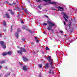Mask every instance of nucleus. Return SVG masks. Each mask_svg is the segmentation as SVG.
<instances>
[{
  "mask_svg": "<svg viewBox=\"0 0 77 77\" xmlns=\"http://www.w3.org/2000/svg\"><path fill=\"white\" fill-rule=\"evenodd\" d=\"M63 15L66 18H68V16L66 15V13H64L63 14Z\"/></svg>",
  "mask_w": 77,
  "mask_h": 77,
  "instance_id": "nucleus-12",
  "label": "nucleus"
},
{
  "mask_svg": "<svg viewBox=\"0 0 77 77\" xmlns=\"http://www.w3.org/2000/svg\"><path fill=\"white\" fill-rule=\"evenodd\" d=\"M43 25H44V26H47V24L46 23H43Z\"/></svg>",
  "mask_w": 77,
  "mask_h": 77,
  "instance_id": "nucleus-26",
  "label": "nucleus"
},
{
  "mask_svg": "<svg viewBox=\"0 0 77 77\" xmlns=\"http://www.w3.org/2000/svg\"><path fill=\"white\" fill-rule=\"evenodd\" d=\"M11 10H10L9 9L8 10V11H11Z\"/></svg>",
  "mask_w": 77,
  "mask_h": 77,
  "instance_id": "nucleus-52",
  "label": "nucleus"
},
{
  "mask_svg": "<svg viewBox=\"0 0 77 77\" xmlns=\"http://www.w3.org/2000/svg\"><path fill=\"white\" fill-rule=\"evenodd\" d=\"M38 8H39L40 9H41V5H40L38 6Z\"/></svg>",
  "mask_w": 77,
  "mask_h": 77,
  "instance_id": "nucleus-30",
  "label": "nucleus"
},
{
  "mask_svg": "<svg viewBox=\"0 0 77 77\" xmlns=\"http://www.w3.org/2000/svg\"><path fill=\"white\" fill-rule=\"evenodd\" d=\"M17 48H20V47H19V46H17Z\"/></svg>",
  "mask_w": 77,
  "mask_h": 77,
  "instance_id": "nucleus-50",
  "label": "nucleus"
},
{
  "mask_svg": "<svg viewBox=\"0 0 77 77\" xmlns=\"http://www.w3.org/2000/svg\"><path fill=\"white\" fill-rule=\"evenodd\" d=\"M72 31H70V33H72Z\"/></svg>",
  "mask_w": 77,
  "mask_h": 77,
  "instance_id": "nucleus-54",
  "label": "nucleus"
},
{
  "mask_svg": "<svg viewBox=\"0 0 77 77\" xmlns=\"http://www.w3.org/2000/svg\"><path fill=\"white\" fill-rule=\"evenodd\" d=\"M58 9H62V10H63L64 9H63V7H58Z\"/></svg>",
  "mask_w": 77,
  "mask_h": 77,
  "instance_id": "nucleus-21",
  "label": "nucleus"
},
{
  "mask_svg": "<svg viewBox=\"0 0 77 77\" xmlns=\"http://www.w3.org/2000/svg\"><path fill=\"white\" fill-rule=\"evenodd\" d=\"M63 18H64V19L66 18L64 16L63 17Z\"/></svg>",
  "mask_w": 77,
  "mask_h": 77,
  "instance_id": "nucleus-55",
  "label": "nucleus"
},
{
  "mask_svg": "<svg viewBox=\"0 0 77 77\" xmlns=\"http://www.w3.org/2000/svg\"><path fill=\"white\" fill-rule=\"evenodd\" d=\"M26 31H29V32H30V33H33V32H32V31H31V30H29V29H26Z\"/></svg>",
  "mask_w": 77,
  "mask_h": 77,
  "instance_id": "nucleus-20",
  "label": "nucleus"
},
{
  "mask_svg": "<svg viewBox=\"0 0 77 77\" xmlns=\"http://www.w3.org/2000/svg\"><path fill=\"white\" fill-rule=\"evenodd\" d=\"M25 12L28 15L29 14V13L27 12V10H26L25 11Z\"/></svg>",
  "mask_w": 77,
  "mask_h": 77,
  "instance_id": "nucleus-25",
  "label": "nucleus"
},
{
  "mask_svg": "<svg viewBox=\"0 0 77 77\" xmlns=\"http://www.w3.org/2000/svg\"><path fill=\"white\" fill-rule=\"evenodd\" d=\"M2 56H6L8 54H7V53L6 52H5L3 53L2 54Z\"/></svg>",
  "mask_w": 77,
  "mask_h": 77,
  "instance_id": "nucleus-19",
  "label": "nucleus"
},
{
  "mask_svg": "<svg viewBox=\"0 0 77 77\" xmlns=\"http://www.w3.org/2000/svg\"><path fill=\"white\" fill-rule=\"evenodd\" d=\"M6 30H4V32H6Z\"/></svg>",
  "mask_w": 77,
  "mask_h": 77,
  "instance_id": "nucleus-56",
  "label": "nucleus"
},
{
  "mask_svg": "<svg viewBox=\"0 0 77 77\" xmlns=\"http://www.w3.org/2000/svg\"><path fill=\"white\" fill-rule=\"evenodd\" d=\"M48 23L49 26L48 27V30H51L52 31H53V30L51 29V28H52V27H53V26H55V23H52L51 21L48 22Z\"/></svg>",
  "mask_w": 77,
  "mask_h": 77,
  "instance_id": "nucleus-1",
  "label": "nucleus"
},
{
  "mask_svg": "<svg viewBox=\"0 0 77 77\" xmlns=\"http://www.w3.org/2000/svg\"><path fill=\"white\" fill-rule=\"evenodd\" d=\"M22 28L23 29H25V26H23L22 27Z\"/></svg>",
  "mask_w": 77,
  "mask_h": 77,
  "instance_id": "nucleus-40",
  "label": "nucleus"
},
{
  "mask_svg": "<svg viewBox=\"0 0 77 77\" xmlns=\"http://www.w3.org/2000/svg\"><path fill=\"white\" fill-rule=\"evenodd\" d=\"M1 77V75H0V77Z\"/></svg>",
  "mask_w": 77,
  "mask_h": 77,
  "instance_id": "nucleus-60",
  "label": "nucleus"
},
{
  "mask_svg": "<svg viewBox=\"0 0 77 77\" xmlns=\"http://www.w3.org/2000/svg\"><path fill=\"white\" fill-rule=\"evenodd\" d=\"M39 67H40V68H42V65L41 64L39 65Z\"/></svg>",
  "mask_w": 77,
  "mask_h": 77,
  "instance_id": "nucleus-31",
  "label": "nucleus"
},
{
  "mask_svg": "<svg viewBox=\"0 0 77 77\" xmlns=\"http://www.w3.org/2000/svg\"><path fill=\"white\" fill-rule=\"evenodd\" d=\"M27 66H25L24 67H23L22 68L23 70H24V71H27V69L26 68Z\"/></svg>",
  "mask_w": 77,
  "mask_h": 77,
  "instance_id": "nucleus-9",
  "label": "nucleus"
},
{
  "mask_svg": "<svg viewBox=\"0 0 77 77\" xmlns=\"http://www.w3.org/2000/svg\"><path fill=\"white\" fill-rule=\"evenodd\" d=\"M20 31H21V30H20V29H17V32H20Z\"/></svg>",
  "mask_w": 77,
  "mask_h": 77,
  "instance_id": "nucleus-33",
  "label": "nucleus"
},
{
  "mask_svg": "<svg viewBox=\"0 0 77 77\" xmlns=\"http://www.w3.org/2000/svg\"><path fill=\"white\" fill-rule=\"evenodd\" d=\"M46 58L47 59L48 61H49L50 63L51 62L53 61H52L51 60V57L50 56H49L48 57H46Z\"/></svg>",
  "mask_w": 77,
  "mask_h": 77,
  "instance_id": "nucleus-3",
  "label": "nucleus"
},
{
  "mask_svg": "<svg viewBox=\"0 0 77 77\" xmlns=\"http://www.w3.org/2000/svg\"><path fill=\"white\" fill-rule=\"evenodd\" d=\"M6 3L8 4V5H10L11 6H13V4H11V3H9V2L6 1Z\"/></svg>",
  "mask_w": 77,
  "mask_h": 77,
  "instance_id": "nucleus-17",
  "label": "nucleus"
},
{
  "mask_svg": "<svg viewBox=\"0 0 77 77\" xmlns=\"http://www.w3.org/2000/svg\"><path fill=\"white\" fill-rule=\"evenodd\" d=\"M20 64L21 65V63H20Z\"/></svg>",
  "mask_w": 77,
  "mask_h": 77,
  "instance_id": "nucleus-59",
  "label": "nucleus"
},
{
  "mask_svg": "<svg viewBox=\"0 0 77 77\" xmlns=\"http://www.w3.org/2000/svg\"><path fill=\"white\" fill-rule=\"evenodd\" d=\"M44 5L45 6V5H46V4H44Z\"/></svg>",
  "mask_w": 77,
  "mask_h": 77,
  "instance_id": "nucleus-51",
  "label": "nucleus"
},
{
  "mask_svg": "<svg viewBox=\"0 0 77 77\" xmlns=\"http://www.w3.org/2000/svg\"><path fill=\"white\" fill-rule=\"evenodd\" d=\"M42 1L46 2H51V0H43Z\"/></svg>",
  "mask_w": 77,
  "mask_h": 77,
  "instance_id": "nucleus-18",
  "label": "nucleus"
},
{
  "mask_svg": "<svg viewBox=\"0 0 77 77\" xmlns=\"http://www.w3.org/2000/svg\"><path fill=\"white\" fill-rule=\"evenodd\" d=\"M5 16H6V17L7 18H10V15H9V14L8 12H6L5 14Z\"/></svg>",
  "mask_w": 77,
  "mask_h": 77,
  "instance_id": "nucleus-6",
  "label": "nucleus"
},
{
  "mask_svg": "<svg viewBox=\"0 0 77 77\" xmlns=\"http://www.w3.org/2000/svg\"><path fill=\"white\" fill-rule=\"evenodd\" d=\"M24 8H23V7H22V10H24Z\"/></svg>",
  "mask_w": 77,
  "mask_h": 77,
  "instance_id": "nucleus-44",
  "label": "nucleus"
},
{
  "mask_svg": "<svg viewBox=\"0 0 77 77\" xmlns=\"http://www.w3.org/2000/svg\"><path fill=\"white\" fill-rule=\"evenodd\" d=\"M2 66L0 65V69H2Z\"/></svg>",
  "mask_w": 77,
  "mask_h": 77,
  "instance_id": "nucleus-43",
  "label": "nucleus"
},
{
  "mask_svg": "<svg viewBox=\"0 0 77 77\" xmlns=\"http://www.w3.org/2000/svg\"><path fill=\"white\" fill-rule=\"evenodd\" d=\"M17 9H18V10H19V9H20V8H18V7H17Z\"/></svg>",
  "mask_w": 77,
  "mask_h": 77,
  "instance_id": "nucleus-45",
  "label": "nucleus"
},
{
  "mask_svg": "<svg viewBox=\"0 0 77 77\" xmlns=\"http://www.w3.org/2000/svg\"><path fill=\"white\" fill-rule=\"evenodd\" d=\"M63 23H64V25H65V24H66V23H65V22L63 21Z\"/></svg>",
  "mask_w": 77,
  "mask_h": 77,
  "instance_id": "nucleus-41",
  "label": "nucleus"
},
{
  "mask_svg": "<svg viewBox=\"0 0 77 77\" xmlns=\"http://www.w3.org/2000/svg\"><path fill=\"white\" fill-rule=\"evenodd\" d=\"M67 27H68V26L69 27V28H70V27H71V24H67Z\"/></svg>",
  "mask_w": 77,
  "mask_h": 77,
  "instance_id": "nucleus-24",
  "label": "nucleus"
},
{
  "mask_svg": "<svg viewBox=\"0 0 77 77\" xmlns=\"http://www.w3.org/2000/svg\"><path fill=\"white\" fill-rule=\"evenodd\" d=\"M17 53L18 54H22V52L21 51L18 50L17 51Z\"/></svg>",
  "mask_w": 77,
  "mask_h": 77,
  "instance_id": "nucleus-10",
  "label": "nucleus"
},
{
  "mask_svg": "<svg viewBox=\"0 0 77 77\" xmlns=\"http://www.w3.org/2000/svg\"><path fill=\"white\" fill-rule=\"evenodd\" d=\"M52 10H55V9H54V8H52L51 9Z\"/></svg>",
  "mask_w": 77,
  "mask_h": 77,
  "instance_id": "nucleus-39",
  "label": "nucleus"
},
{
  "mask_svg": "<svg viewBox=\"0 0 77 77\" xmlns=\"http://www.w3.org/2000/svg\"><path fill=\"white\" fill-rule=\"evenodd\" d=\"M55 7H56V8H57V6H55Z\"/></svg>",
  "mask_w": 77,
  "mask_h": 77,
  "instance_id": "nucleus-58",
  "label": "nucleus"
},
{
  "mask_svg": "<svg viewBox=\"0 0 77 77\" xmlns=\"http://www.w3.org/2000/svg\"><path fill=\"white\" fill-rule=\"evenodd\" d=\"M13 4L14 5H15L16 3H14V2H13Z\"/></svg>",
  "mask_w": 77,
  "mask_h": 77,
  "instance_id": "nucleus-35",
  "label": "nucleus"
},
{
  "mask_svg": "<svg viewBox=\"0 0 77 77\" xmlns=\"http://www.w3.org/2000/svg\"><path fill=\"white\" fill-rule=\"evenodd\" d=\"M15 36L17 38H18V33L17 32H16Z\"/></svg>",
  "mask_w": 77,
  "mask_h": 77,
  "instance_id": "nucleus-16",
  "label": "nucleus"
},
{
  "mask_svg": "<svg viewBox=\"0 0 77 77\" xmlns=\"http://www.w3.org/2000/svg\"><path fill=\"white\" fill-rule=\"evenodd\" d=\"M7 54H8V55H11V54H12V52L11 51H9L7 53Z\"/></svg>",
  "mask_w": 77,
  "mask_h": 77,
  "instance_id": "nucleus-13",
  "label": "nucleus"
},
{
  "mask_svg": "<svg viewBox=\"0 0 77 77\" xmlns=\"http://www.w3.org/2000/svg\"><path fill=\"white\" fill-rule=\"evenodd\" d=\"M38 39V38L35 37V39L37 40Z\"/></svg>",
  "mask_w": 77,
  "mask_h": 77,
  "instance_id": "nucleus-47",
  "label": "nucleus"
},
{
  "mask_svg": "<svg viewBox=\"0 0 77 77\" xmlns=\"http://www.w3.org/2000/svg\"><path fill=\"white\" fill-rule=\"evenodd\" d=\"M4 68L5 69H8V68L6 66H5Z\"/></svg>",
  "mask_w": 77,
  "mask_h": 77,
  "instance_id": "nucleus-32",
  "label": "nucleus"
},
{
  "mask_svg": "<svg viewBox=\"0 0 77 77\" xmlns=\"http://www.w3.org/2000/svg\"><path fill=\"white\" fill-rule=\"evenodd\" d=\"M50 4H52V5H56V2H49V3Z\"/></svg>",
  "mask_w": 77,
  "mask_h": 77,
  "instance_id": "nucleus-14",
  "label": "nucleus"
},
{
  "mask_svg": "<svg viewBox=\"0 0 77 77\" xmlns=\"http://www.w3.org/2000/svg\"><path fill=\"white\" fill-rule=\"evenodd\" d=\"M22 23H24V22H23V21H22Z\"/></svg>",
  "mask_w": 77,
  "mask_h": 77,
  "instance_id": "nucleus-57",
  "label": "nucleus"
},
{
  "mask_svg": "<svg viewBox=\"0 0 77 77\" xmlns=\"http://www.w3.org/2000/svg\"><path fill=\"white\" fill-rule=\"evenodd\" d=\"M60 33H63V31H62V30H60Z\"/></svg>",
  "mask_w": 77,
  "mask_h": 77,
  "instance_id": "nucleus-36",
  "label": "nucleus"
},
{
  "mask_svg": "<svg viewBox=\"0 0 77 77\" xmlns=\"http://www.w3.org/2000/svg\"><path fill=\"white\" fill-rule=\"evenodd\" d=\"M5 63V60H3V61L2 60L0 62V63H1V64H2L3 63Z\"/></svg>",
  "mask_w": 77,
  "mask_h": 77,
  "instance_id": "nucleus-15",
  "label": "nucleus"
},
{
  "mask_svg": "<svg viewBox=\"0 0 77 77\" xmlns=\"http://www.w3.org/2000/svg\"><path fill=\"white\" fill-rule=\"evenodd\" d=\"M20 50L22 52H22H26V48H23L22 47H21L20 48Z\"/></svg>",
  "mask_w": 77,
  "mask_h": 77,
  "instance_id": "nucleus-4",
  "label": "nucleus"
},
{
  "mask_svg": "<svg viewBox=\"0 0 77 77\" xmlns=\"http://www.w3.org/2000/svg\"><path fill=\"white\" fill-rule=\"evenodd\" d=\"M23 60H24L25 62L28 61V60H29L28 59H27L26 57H23Z\"/></svg>",
  "mask_w": 77,
  "mask_h": 77,
  "instance_id": "nucleus-8",
  "label": "nucleus"
},
{
  "mask_svg": "<svg viewBox=\"0 0 77 77\" xmlns=\"http://www.w3.org/2000/svg\"><path fill=\"white\" fill-rule=\"evenodd\" d=\"M0 43L1 45V46L2 47H3V48H4V49H5V48H6V45L5 44H4V42L2 41H1L0 42Z\"/></svg>",
  "mask_w": 77,
  "mask_h": 77,
  "instance_id": "nucleus-2",
  "label": "nucleus"
},
{
  "mask_svg": "<svg viewBox=\"0 0 77 77\" xmlns=\"http://www.w3.org/2000/svg\"><path fill=\"white\" fill-rule=\"evenodd\" d=\"M49 63H47L45 66V69H48V68H50V65Z\"/></svg>",
  "mask_w": 77,
  "mask_h": 77,
  "instance_id": "nucleus-5",
  "label": "nucleus"
},
{
  "mask_svg": "<svg viewBox=\"0 0 77 77\" xmlns=\"http://www.w3.org/2000/svg\"><path fill=\"white\" fill-rule=\"evenodd\" d=\"M39 77H42L41 73H40L39 74Z\"/></svg>",
  "mask_w": 77,
  "mask_h": 77,
  "instance_id": "nucleus-34",
  "label": "nucleus"
},
{
  "mask_svg": "<svg viewBox=\"0 0 77 77\" xmlns=\"http://www.w3.org/2000/svg\"><path fill=\"white\" fill-rule=\"evenodd\" d=\"M50 63V64L52 68H54V65H53V61H51V62Z\"/></svg>",
  "mask_w": 77,
  "mask_h": 77,
  "instance_id": "nucleus-7",
  "label": "nucleus"
},
{
  "mask_svg": "<svg viewBox=\"0 0 77 77\" xmlns=\"http://www.w3.org/2000/svg\"><path fill=\"white\" fill-rule=\"evenodd\" d=\"M45 17H46V18H48V17L47 16H45Z\"/></svg>",
  "mask_w": 77,
  "mask_h": 77,
  "instance_id": "nucleus-46",
  "label": "nucleus"
},
{
  "mask_svg": "<svg viewBox=\"0 0 77 77\" xmlns=\"http://www.w3.org/2000/svg\"><path fill=\"white\" fill-rule=\"evenodd\" d=\"M64 19H65V21H68V20L67 19H66V18H65Z\"/></svg>",
  "mask_w": 77,
  "mask_h": 77,
  "instance_id": "nucleus-42",
  "label": "nucleus"
},
{
  "mask_svg": "<svg viewBox=\"0 0 77 77\" xmlns=\"http://www.w3.org/2000/svg\"><path fill=\"white\" fill-rule=\"evenodd\" d=\"M44 33L45 34H45H46V33H45V32H44Z\"/></svg>",
  "mask_w": 77,
  "mask_h": 77,
  "instance_id": "nucleus-48",
  "label": "nucleus"
},
{
  "mask_svg": "<svg viewBox=\"0 0 77 77\" xmlns=\"http://www.w3.org/2000/svg\"><path fill=\"white\" fill-rule=\"evenodd\" d=\"M37 2H42L41 1V0H38L37 1Z\"/></svg>",
  "mask_w": 77,
  "mask_h": 77,
  "instance_id": "nucleus-29",
  "label": "nucleus"
},
{
  "mask_svg": "<svg viewBox=\"0 0 77 77\" xmlns=\"http://www.w3.org/2000/svg\"><path fill=\"white\" fill-rule=\"evenodd\" d=\"M11 15H14V12L11 10Z\"/></svg>",
  "mask_w": 77,
  "mask_h": 77,
  "instance_id": "nucleus-22",
  "label": "nucleus"
},
{
  "mask_svg": "<svg viewBox=\"0 0 77 77\" xmlns=\"http://www.w3.org/2000/svg\"><path fill=\"white\" fill-rule=\"evenodd\" d=\"M12 27H13V26H11V28L10 29L11 30V32H12Z\"/></svg>",
  "mask_w": 77,
  "mask_h": 77,
  "instance_id": "nucleus-27",
  "label": "nucleus"
},
{
  "mask_svg": "<svg viewBox=\"0 0 77 77\" xmlns=\"http://www.w3.org/2000/svg\"><path fill=\"white\" fill-rule=\"evenodd\" d=\"M36 42L37 43H38V42H39V40H36Z\"/></svg>",
  "mask_w": 77,
  "mask_h": 77,
  "instance_id": "nucleus-38",
  "label": "nucleus"
},
{
  "mask_svg": "<svg viewBox=\"0 0 77 77\" xmlns=\"http://www.w3.org/2000/svg\"><path fill=\"white\" fill-rule=\"evenodd\" d=\"M23 10H24V11H26V10H26V9L24 8Z\"/></svg>",
  "mask_w": 77,
  "mask_h": 77,
  "instance_id": "nucleus-49",
  "label": "nucleus"
},
{
  "mask_svg": "<svg viewBox=\"0 0 77 77\" xmlns=\"http://www.w3.org/2000/svg\"><path fill=\"white\" fill-rule=\"evenodd\" d=\"M46 50H49V48L47 47L46 48Z\"/></svg>",
  "mask_w": 77,
  "mask_h": 77,
  "instance_id": "nucleus-28",
  "label": "nucleus"
},
{
  "mask_svg": "<svg viewBox=\"0 0 77 77\" xmlns=\"http://www.w3.org/2000/svg\"><path fill=\"white\" fill-rule=\"evenodd\" d=\"M3 25L4 26H6V21H4V23L3 24Z\"/></svg>",
  "mask_w": 77,
  "mask_h": 77,
  "instance_id": "nucleus-23",
  "label": "nucleus"
},
{
  "mask_svg": "<svg viewBox=\"0 0 77 77\" xmlns=\"http://www.w3.org/2000/svg\"><path fill=\"white\" fill-rule=\"evenodd\" d=\"M70 22L71 23V21H70Z\"/></svg>",
  "mask_w": 77,
  "mask_h": 77,
  "instance_id": "nucleus-61",
  "label": "nucleus"
},
{
  "mask_svg": "<svg viewBox=\"0 0 77 77\" xmlns=\"http://www.w3.org/2000/svg\"><path fill=\"white\" fill-rule=\"evenodd\" d=\"M22 40H23V41H25V39H24V38H22Z\"/></svg>",
  "mask_w": 77,
  "mask_h": 77,
  "instance_id": "nucleus-37",
  "label": "nucleus"
},
{
  "mask_svg": "<svg viewBox=\"0 0 77 77\" xmlns=\"http://www.w3.org/2000/svg\"><path fill=\"white\" fill-rule=\"evenodd\" d=\"M49 70V74H51V72H52V74H54V73L53 72L51 71V69H50Z\"/></svg>",
  "mask_w": 77,
  "mask_h": 77,
  "instance_id": "nucleus-11",
  "label": "nucleus"
},
{
  "mask_svg": "<svg viewBox=\"0 0 77 77\" xmlns=\"http://www.w3.org/2000/svg\"><path fill=\"white\" fill-rule=\"evenodd\" d=\"M2 36V35H1V34H0V37H1Z\"/></svg>",
  "mask_w": 77,
  "mask_h": 77,
  "instance_id": "nucleus-53",
  "label": "nucleus"
}]
</instances>
